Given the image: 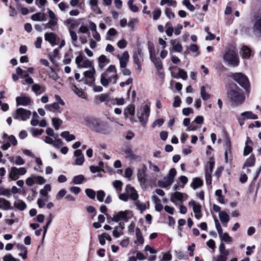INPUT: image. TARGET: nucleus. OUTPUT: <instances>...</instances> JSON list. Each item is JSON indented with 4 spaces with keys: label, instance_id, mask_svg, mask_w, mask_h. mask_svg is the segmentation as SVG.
I'll return each mask as SVG.
<instances>
[{
    "label": "nucleus",
    "instance_id": "f257e3e1",
    "mask_svg": "<svg viewBox=\"0 0 261 261\" xmlns=\"http://www.w3.org/2000/svg\"><path fill=\"white\" fill-rule=\"evenodd\" d=\"M227 95L232 106H240L245 101V97L242 90L233 82L228 84Z\"/></svg>",
    "mask_w": 261,
    "mask_h": 261
},
{
    "label": "nucleus",
    "instance_id": "f03ea898",
    "mask_svg": "<svg viewBox=\"0 0 261 261\" xmlns=\"http://www.w3.org/2000/svg\"><path fill=\"white\" fill-rule=\"evenodd\" d=\"M223 60L228 65L237 67L239 65L240 59L237 53L233 49H228L223 55Z\"/></svg>",
    "mask_w": 261,
    "mask_h": 261
},
{
    "label": "nucleus",
    "instance_id": "7ed1b4c3",
    "mask_svg": "<svg viewBox=\"0 0 261 261\" xmlns=\"http://www.w3.org/2000/svg\"><path fill=\"white\" fill-rule=\"evenodd\" d=\"M231 77L242 88L247 91L250 87V84L248 77L242 72L232 73Z\"/></svg>",
    "mask_w": 261,
    "mask_h": 261
},
{
    "label": "nucleus",
    "instance_id": "20e7f679",
    "mask_svg": "<svg viewBox=\"0 0 261 261\" xmlns=\"http://www.w3.org/2000/svg\"><path fill=\"white\" fill-rule=\"evenodd\" d=\"M31 115V112L22 108H19L16 109L15 113L12 114L14 119H20L22 121H26L28 119Z\"/></svg>",
    "mask_w": 261,
    "mask_h": 261
},
{
    "label": "nucleus",
    "instance_id": "39448f33",
    "mask_svg": "<svg viewBox=\"0 0 261 261\" xmlns=\"http://www.w3.org/2000/svg\"><path fill=\"white\" fill-rule=\"evenodd\" d=\"M224 137L225 143L224 144L225 147V161L226 163H227L228 161L229 155L230 157H232V152H231V143L230 139L228 133L226 131L224 130Z\"/></svg>",
    "mask_w": 261,
    "mask_h": 261
},
{
    "label": "nucleus",
    "instance_id": "423d86ee",
    "mask_svg": "<svg viewBox=\"0 0 261 261\" xmlns=\"http://www.w3.org/2000/svg\"><path fill=\"white\" fill-rule=\"evenodd\" d=\"M97 124L94 132L102 134H108L110 133V128L107 122L102 121L99 119Z\"/></svg>",
    "mask_w": 261,
    "mask_h": 261
},
{
    "label": "nucleus",
    "instance_id": "0eeeda50",
    "mask_svg": "<svg viewBox=\"0 0 261 261\" xmlns=\"http://www.w3.org/2000/svg\"><path fill=\"white\" fill-rule=\"evenodd\" d=\"M108 76V74L107 72H104L101 74L100 77V83L102 86L104 87L108 86L109 84L113 80H114L113 82L114 84L117 83V81L118 79V76L117 74L109 77L108 79L107 78Z\"/></svg>",
    "mask_w": 261,
    "mask_h": 261
},
{
    "label": "nucleus",
    "instance_id": "6e6552de",
    "mask_svg": "<svg viewBox=\"0 0 261 261\" xmlns=\"http://www.w3.org/2000/svg\"><path fill=\"white\" fill-rule=\"evenodd\" d=\"M147 167L144 164L138 169L137 177L141 185L145 184L147 181Z\"/></svg>",
    "mask_w": 261,
    "mask_h": 261
},
{
    "label": "nucleus",
    "instance_id": "1a4fd4ad",
    "mask_svg": "<svg viewBox=\"0 0 261 261\" xmlns=\"http://www.w3.org/2000/svg\"><path fill=\"white\" fill-rule=\"evenodd\" d=\"M252 30L255 36H261V15L255 17Z\"/></svg>",
    "mask_w": 261,
    "mask_h": 261
},
{
    "label": "nucleus",
    "instance_id": "9d476101",
    "mask_svg": "<svg viewBox=\"0 0 261 261\" xmlns=\"http://www.w3.org/2000/svg\"><path fill=\"white\" fill-rule=\"evenodd\" d=\"M128 213L129 211H120L113 215L112 220L116 222L121 220L127 222L129 219L127 217Z\"/></svg>",
    "mask_w": 261,
    "mask_h": 261
},
{
    "label": "nucleus",
    "instance_id": "9b49d317",
    "mask_svg": "<svg viewBox=\"0 0 261 261\" xmlns=\"http://www.w3.org/2000/svg\"><path fill=\"white\" fill-rule=\"evenodd\" d=\"M99 119V118H96L94 117L87 116L85 118V121L86 125L92 130L94 131Z\"/></svg>",
    "mask_w": 261,
    "mask_h": 261
},
{
    "label": "nucleus",
    "instance_id": "f8f14e48",
    "mask_svg": "<svg viewBox=\"0 0 261 261\" xmlns=\"http://www.w3.org/2000/svg\"><path fill=\"white\" fill-rule=\"evenodd\" d=\"M95 74V70L94 68H92L90 70H87L84 72V75L86 78H88L92 80L91 82H88L87 80H86L85 83L89 85H92L94 83L95 77L94 74Z\"/></svg>",
    "mask_w": 261,
    "mask_h": 261
},
{
    "label": "nucleus",
    "instance_id": "ddd939ff",
    "mask_svg": "<svg viewBox=\"0 0 261 261\" xmlns=\"http://www.w3.org/2000/svg\"><path fill=\"white\" fill-rule=\"evenodd\" d=\"M117 57L119 59L120 67L121 68H125L127 66V63L129 59V54L128 51H124L122 57H121L119 55H117Z\"/></svg>",
    "mask_w": 261,
    "mask_h": 261
},
{
    "label": "nucleus",
    "instance_id": "4468645a",
    "mask_svg": "<svg viewBox=\"0 0 261 261\" xmlns=\"http://www.w3.org/2000/svg\"><path fill=\"white\" fill-rule=\"evenodd\" d=\"M74 154L76 156L75 164L76 165H83L85 161V159L82 150L81 149L75 150Z\"/></svg>",
    "mask_w": 261,
    "mask_h": 261
},
{
    "label": "nucleus",
    "instance_id": "2eb2a0df",
    "mask_svg": "<svg viewBox=\"0 0 261 261\" xmlns=\"http://www.w3.org/2000/svg\"><path fill=\"white\" fill-rule=\"evenodd\" d=\"M124 229V223L122 222L119 223V226L114 227L113 231V236L115 238H118L123 234V230Z\"/></svg>",
    "mask_w": 261,
    "mask_h": 261
},
{
    "label": "nucleus",
    "instance_id": "dca6fc26",
    "mask_svg": "<svg viewBox=\"0 0 261 261\" xmlns=\"http://www.w3.org/2000/svg\"><path fill=\"white\" fill-rule=\"evenodd\" d=\"M16 101L17 106H26L31 103V99L28 96H19L16 97Z\"/></svg>",
    "mask_w": 261,
    "mask_h": 261
},
{
    "label": "nucleus",
    "instance_id": "f3484780",
    "mask_svg": "<svg viewBox=\"0 0 261 261\" xmlns=\"http://www.w3.org/2000/svg\"><path fill=\"white\" fill-rule=\"evenodd\" d=\"M45 40L49 42L52 45H56L57 36L54 33H46L44 35Z\"/></svg>",
    "mask_w": 261,
    "mask_h": 261
},
{
    "label": "nucleus",
    "instance_id": "a211bd4d",
    "mask_svg": "<svg viewBox=\"0 0 261 261\" xmlns=\"http://www.w3.org/2000/svg\"><path fill=\"white\" fill-rule=\"evenodd\" d=\"M126 191L127 193L129 194V197L134 200H136L138 198V194L135 189L129 185H127L125 188Z\"/></svg>",
    "mask_w": 261,
    "mask_h": 261
},
{
    "label": "nucleus",
    "instance_id": "6ab92c4d",
    "mask_svg": "<svg viewBox=\"0 0 261 261\" xmlns=\"http://www.w3.org/2000/svg\"><path fill=\"white\" fill-rule=\"evenodd\" d=\"M177 173L176 170L175 168H171L167 175V177H164L166 180H167V184L168 185H171L174 181L175 176H176Z\"/></svg>",
    "mask_w": 261,
    "mask_h": 261
},
{
    "label": "nucleus",
    "instance_id": "aec40b11",
    "mask_svg": "<svg viewBox=\"0 0 261 261\" xmlns=\"http://www.w3.org/2000/svg\"><path fill=\"white\" fill-rule=\"evenodd\" d=\"M215 164V159L213 156L210 158V161L207 162L205 168V172L207 171L210 174H212L214 168Z\"/></svg>",
    "mask_w": 261,
    "mask_h": 261
},
{
    "label": "nucleus",
    "instance_id": "412c9836",
    "mask_svg": "<svg viewBox=\"0 0 261 261\" xmlns=\"http://www.w3.org/2000/svg\"><path fill=\"white\" fill-rule=\"evenodd\" d=\"M178 74H176L173 72H171V74L172 77L175 79L181 78L183 80H186L188 77L187 72L183 69L178 68Z\"/></svg>",
    "mask_w": 261,
    "mask_h": 261
},
{
    "label": "nucleus",
    "instance_id": "4be33fe9",
    "mask_svg": "<svg viewBox=\"0 0 261 261\" xmlns=\"http://www.w3.org/2000/svg\"><path fill=\"white\" fill-rule=\"evenodd\" d=\"M0 208L5 210H13L14 207L11 205L10 202L4 198H0Z\"/></svg>",
    "mask_w": 261,
    "mask_h": 261
},
{
    "label": "nucleus",
    "instance_id": "5701e85b",
    "mask_svg": "<svg viewBox=\"0 0 261 261\" xmlns=\"http://www.w3.org/2000/svg\"><path fill=\"white\" fill-rule=\"evenodd\" d=\"M124 153L126 154V157L129 158L130 160H136L140 159L139 155L134 154L132 149L129 147H127L124 150Z\"/></svg>",
    "mask_w": 261,
    "mask_h": 261
},
{
    "label": "nucleus",
    "instance_id": "b1692460",
    "mask_svg": "<svg viewBox=\"0 0 261 261\" xmlns=\"http://www.w3.org/2000/svg\"><path fill=\"white\" fill-rule=\"evenodd\" d=\"M251 50L246 46H243L241 49V55L243 59H249L251 56Z\"/></svg>",
    "mask_w": 261,
    "mask_h": 261
},
{
    "label": "nucleus",
    "instance_id": "393cba45",
    "mask_svg": "<svg viewBox=\"0 0 261 261\" xmlns=\"http://www.w3.org/2000/svg\"><path fill=\"white\" fill-rule=\"evenodd\" d=\"M31 19L34 21H45L46 15L44 13L38 12L31 16Z\"/></svg>",
    "mask_w": 261,
    "mask_h": 261
},
{
    "label": "nucleus",
    "instance_id": "a878e982",
    "mask_svg": "<svg viewBox=\"0 0 261 261\" xmlns=\"http://www.w3.org/2000/svg\"><path fill=\"white\" fill-rule=\"evenodd\" d=\"M183 196V193L180 192L176 191L172 194L170 200L174 203H175L176 201H182Z\"/></svg>",
    "mask_w": 261,
    "mask_h": 261
},
{
    "label": "nucleus",
    "instance_id": "bb28decb",
    "mask_svg": "<svg viewBox=\"0 0 261 261\" xmlns=\"http://www.w3.org/2000/svg\"><path fill=\"white\" fill-rule=\"evenodd\" d=\"M219 217L223 226H226L229 220L228 215L225 212L221 211L219 213Z\"/></svg>",
    "mask_w": 261,
    "mask_h": 261
},
{
    "label": "nucleus",
    "instance_id": "cd10ccee",
    "mask_svg": "<svg viewBox=\"0 0 261 261\" xmlns=\"http://www.w3.org/2000/svg\"><path fill=\"white\" fill-rule=\"evenodd\" d=\"M203 184V180L199 177L194 178L191 184V187L194 190L202 186Z\"/></svg>",
    "mask_w": 261,
    "mask_h": 261
},
{
    "label": "nucleus",
    "instance_id": "c85d7f7f",
    "mask_svg": "<svg viewBox=\"0 0 261 261\" xmlns=\"http://www.w3.org/2000/svg\"><path fill=\"white\" fill-rule=\"evenodd\" d=\"M150 60L154 63L158 70H160L163 68L162 62L159 58H156L155 56L153 57V58H150Z\"/></svg>",
    "mask_w": 261,
    "mask_h": 261
},
{
    "label": "nucleus",
    "instance_id": "c756f323",
    "mask_svg": "<svg viewBox=\"0 0 261 261\" xmlns=\"http://www.w3.org/2000/svg\"><path fill=\"white\" fill-rule=\"evenodd\" d=\"M255 162V158L254 155L251 154L250 157L247 159L246 161L244 164L243 168L244 169L245 167H252L253 166Z\"/></svg>",
    "mask_w": 261,
    "mask_h": 261
},
{
    "label": "nucleus",
    "instance_id": "7c9ffc66",
    "mask_svg": "<svg viewBox=\"0 0 261 261\" xmlns=\"http://www.w3.org/2000/svg\"><path fill=\"white\" fill-rule=\"evenodd\" d=\"M190 206H192L194 213H200L201 212V206L199 204H196L194 200H191L189 202Z\"/></svg>",
    "mask_w": 261,
    "mask_h": 261
},
{
    "label": "nucleus",
    "instance_id": "2f4dec72",
    "mask_svg": "<svg viewBox=\"0 0 261 261\" xmlns=\"http://www.w3.org/2000/svg\"><path fill=\"white\" fill-rule=\"evenodd\" d=\"M15 207L19 211H24L27 208L26 203L22 200H18L14 203Z\"/></svg>",
    "mask_w": 261,
    "mask_h": 261
},
{
    "label": "nucleus",
    "instance_id": "473e14b6",
    "mask_svg": "<svg viewBox=\"0 0 261 261\" xmlns=\"http://www.w3.org/2000/svg\"><path fill=\"white\" fill-rule=\"evenodd\" d=\"M252 144V141L250 140L249 137H247V140L246 141V144L244 149V155L245 156L248 155L252 151V147L251 146L248 145V143Z\"/></svg>",
    "mask_w": 261,
    "mask_h": 261
},
{
    "label": "nucleus",
    "instance_id": "72a5a7b5",
    "mask_svg": "<svg viewBox=\"0 0 261 261\" xmlns=\"http://www.w3.org/2000/svg\"><path fill=\"white\" fill-rule=\"evenodd\" d=\"M18 168L15 167L11 168V172L9 174V177L13 180H15L18 178L19 173Z\"/></svg>",
    "mask_w": 261,
    "mask_h": 261
},
{
    "label": "nucleus",
    "instance_id": "f704fd0d",
    "mask_svg": "<svg viewBox=\"0 0 261 261\" xmlns=\"http://www.w3.org/2000/svg\"><path fill=\"white\" fill-rule=\"evenodd\" d=\"M241 116H244L245 118L247 119H257L258 118V116L251 111L244 112L241 114Z\"/></svg>",
    "mask_w": 261,
    "mask_h": 261
},
{
    "label": "nucleus",
    "instance_id": "c9c22d12",
    "mask_svg": "<svg viewBox=\"0 0 261 261\" xmlns=\"http://www.w3.org/2000/svg\"><path fill=\"white\" fill-rule=\"evenodd\" d=\"M98 62L99 67L100 68H102L105 66V64L106 62H109V60L107 59L106 56L103 55H100L98 58Z\"/></svg>",
    "mask_w": 261,
    "mask_h": 261
},
{
    "label": "nucleus",
    "instance_id": "e433bc0d",
    "mask_svg": "<svg viewBox=\"0 0 261 261\" xmlns=\"http://www.w3.org/2000/svg\"><path fill=\"white\" fill-rule=\"evenodd\" d=\"M148 50L149 53L150 58H153L155 56V51L153 43L151 41H148L147 43Z\"/></svg>",
    "mask_w": 261,
    "mask_h": 261
},
{
    "label": "nucleus",
    "instance_id": "4c0bfd02",
    "mask_svg": "<svg viewBox=\"0 0 261 261\" xmlns=\"http://www.w3.org/2000/svg\"><path fill=\"white\" fill-rule=\"evenodd\" d=\"M135 107L134 105H129L124 111V115L127 117V115H134L135 114Z\"/></svg>",
    "mask_w": 261,
    "mask_h": 261
},
{
    "label": "nucleus",
    "instance_id": "58836bf2",
    "mask_svg": "<svg viewBox=\"0 0 261 261\" xmlns=\"http://www.w3.org/2000/svg\"><path fill=\"white\" fill-rule=\"evenodd\" d=\"M16 74L13 73L12 74V79L13 81H16L18 80V75L21 76L22 77L23 74L24 72V71H23L20 67H17L16 69Z\"/></svg>",
    "mask_w": 261,
    "mask_h": 261
},
{
    "label": "nucleus",
    "instance_id": "ea45409f",
    "mask_svg": "<svg viewBox=\"0 0 261 261\" xmlns=\"http://www.w3.org/2000/svg\"><path fill=\"white\" fill-rule=\"evenodd\" d=\"M45 108L47 111H52V109H54L55 110H59L60 109V106L58 102H55L52 104L46 105L45 106Z\"/></svg>",
    "mask_w": 261,
    "mask_h": 261
},
{
    "label": "nucleus",
    "instance_id": "a19ab883",
    "mask_svg": "<svg viewBox=\"0 0 261 261\" xmlns=\"http://www.w3.org/2000/svg\"><path fill=\"white\" fill-rule=\"evenodd\" d=\"M85 180L84 176L82 174H80L74 176L73 178V182L76 185L81 184L84 180Z\"/></svg>",
    "mask_w": 261,
    "mask_h": 261
},
{
    "label": "nucleus",
    "instance_id": "79ce46f5",
    "mask_svg": "<svg viewBox=\"0 0 261 261\" xmlns=\"http://www.w3.org/2000/svg\"><path fill=\"white\" fill-rule=\"evenodd\" d=\"M136 235L137 241L139 244H142L144 243V238L143 237L141 230L138 227L136 228Z\"/></svg>",
    "mask_w": 261,
    "mask_h": 261
},
{
    "label": "nucleus",
    "instance_id": "37998d69",
    "mask_svg": "<svg viewBox=\"0 0 261 261\" xmlns=\"http://www.w3.org/2000/svg\"><path fill=\"white\" fill-rule=\"evenodd\" d=\"M73 87L74 88L73 89L74 92L80 97L82 98H86V96L85 94V93L83 91L82 89L78 88L75 85L73 86Z\"/></svg>",
    "mask_w": 261,
    "mask_h": 261
},
{
    "label": "nucleus",
    "instance_id": "c03bdc74",
    "mask_svg": "<svg viewBox=\"0 0 261 261\" xmlns=\"http://www.w3.org/2000/svg\"><path fill=\"white\" fill-rule=\"evenodd\" d=\"M200 94L204 100H206L211 97V95L206 93L205 87L203 86L201 87Z\"/></svg>",
    "mask_w": 261,
    "mask_h": 261
},
{
    "label": "nucleus",
    "instance_id": "a18cd8bd",
    "mask_svg": "<svg viewBox=\"0 0 261 261\" xmlns=\"http://www.w3.org/2000/svg\"><path fill=\"white\" fill-rule=\"evenodd\" d=\"M71 49H70V52H67L65 54L64 59H63V63L64 64H69L70 63L71 61Z\"/></svg>",
    "mask_w": 261,
    "mask_h": 261
},
{
    "label": "nucleus",
    "instance_id": "49530a36",
    "mask_svg": "<svg viewBox=\"0 0 261 261\" xmlns=\"http://www.w3.org/2000/svg\"><path fill=\"white\" fill-rule=\"evenodd\" d=\"M53 125L56 130L59 129L60 125L62 123V121L57 118H53L52 119Z\"/></svg>",
    "mask_w": 261,
    "mask_h": 261
},
{
    "label": "nucleus",
    "instance_id": "de8ad7c7",
    "mask_svg": "<svg viewBox=\"0 0 261 261\" xmlns=\"http://www.w3.org/2000/svg\"><path fill=\"white\" fill-rule=\"evenodd\" d=\"M229 252H224L220 253V254L218 255L216 259V261H226Z\"/></svg>",
    "mask_w": 261,
    "mask_h": 261
},
{
    "label": "nucleus",
    "instance_id": "09e8293b",
    "mask_svg": "<svg viewBox=\"0 0 261 261\" xmlns=\"http://www.w3.org/2000/svg\"><path fill=\"white\" fill-rule=\"evenodd\" d=\"M90 68L92 69V68H94L93 65V62L90 61L88 59H86L84 61L82 65H81L80 68Z\"/></svg>",
    "mask_w": 261,
    "mask_h": 261
},
{
    "label": "nucleus",
    "instance_id": "8fccbe9b",
    "mask_svg": "<svg viewBox=\"0 0 261 261\" xmlns=\"http://www.w3.org/2000/svg\"><path fill=\"white\" fill-rule=\"evenodd\" d=\"M214 220H215L216 228L217 230V231H218L220 237H221L223 234V230L221 227V226L220 223L219 222V221L217 219V218H215Z\"/></svg>",
    "mask_w": 261,
    "mask_h": 261
},
{
    "label": "nucleus",
    "instance_id": "3c124183",
    "mask_svg": "<svg viewBox=\"0 0 261 261\" xmlns=\"http://www.w3.org/2000/svg\"><path fill=\"white\" fill-rule=\"evenodd\" d=\"M52 220H53V217H52V215L51 214H50L49 215V218L48 219L46 224L45 225V226L43 227V229H44V231H43V238H44L47 231V229H48V228L49 227V226L50 225V224H51V222H52Z\"/></svg>",
    "mask_w": 261,
    "mask_h": 261
},
{
    "label": "nucleus",
    "instance_id": "603ef678",
    "mask_svg": "<svg viewBox=\"0 0 261 261\" xmlns=\"http://www.w3.org/2000/svg\"><path fill=\"white\" fill-rule=\"evenodd\" d=\"M148 118V117H146L144 113H141V116L139 117V121L143 126L145 127L146 125Z\"/></svg>",
    "mask_w": 261,
    "mask_h": 261
},
{
    "label": "nucleus",
    "instance_id": "864d4df0",
    "mask_svg": "<svg viewBox=\"0 0 261 261\" xmlns=\"http://www.w3.org/2000/svg\"><path fill=\"white\" fill-rule=\"evenodd\" d=\"M85 193L87 196L89 197L90 199H93L95 198L96 193L93 190L91 189H86L85 190Z\"/></svg>",
    "mask_w": 261,
    "mask_h": 261
},
{
    "label": "nucleus",
    "instance_id": "5fc2aeb1",
    "mask_svg": "<svg viewBox=\"0 0 261 261\" xmlns=\"http://www.w3.org/2000/svg\"><path fill=\"white\" fill-rule=\"evenodd\" d=\"M11 195V191L9 189H5L4 187L0 188V195L6 196L9 197Z\"/></svg>",
    "mask_w": 261,
    "mask_h": 261
},
{
    "label": "nucleus",
    "instance_id": "6e6d98bb",
    "mask_svg": "<svg viewBox=\"0 0 261 261\" xmlns=\"http://www.w3.org/2000/svg\"><path fill=\"white\" fill-rule=\"evenodd\" d=\"M22 77L24 78L25 82L29 84H32L34 83L33 79L30 76L29 74L26 71H24Z\"/></svg>",
    "mask_w": 261,
    "mask_h": 261
},
{
    "label": "nucleus",
    "instance_id": "4d7b16f0",
    "mask_svg": "<svg viewBox=\"0 0 261 261\" xmlns=\"http://www.w3.org/2000/svg\"><path fill=\"white\" fill-rule=\"evenodd\" d=\"M182 4L191 11H194L195 10V7L190 3L189 0H184L182 1Z\"/></svg>",
    "mask_w": 261,
    "mask_h": 261
},
{
    "label": "nucleus",
    "instance_id": "13d9d810",
    "mask_svg": "<svg viewBox=\"0 0 261 261\" xmlns=\"http://www.w3.org/2000/svg\"><path fill=\"white\" fill-rule=\"evenodd\" d=\"M35 184L42 185L45 182V179L41 176H34Z\"/></svg>",
    "mask_w": 261,
    "mask_h": 261
},
{
    "label": "nucleus",
    "instance_id": "bf43d9fd",
    "mask_svg": "<svg viewBox=\"0 0 261 261\" xmlns=\"http://www.w3.org/2000/svg\"><path fill=\"white\" fill-rule=\"evenodd\" d=\"M105 195H106V194L103 191L99 190V191H97V200L100 202L103 201Z\"/></svg>",
    "mask_w": 261,
    "mask_h": 261
},
{
    "label": "nucleus",
    "instance_id": "052dcab7",
    "mask_svg": "<svg viewBox=\"0 0 261 261\" xmlns=\"http://www.w3.org/2000/svg\"><path fill=\"white\" fill-rule=\"evenodd\" d=\"M162 11L160 9H155L152 12L153 19L154 20L158 19L161 15Z\"/></svg>",
    "mask_w": 261,
    "mask_h": 261
},
{
    "label": "nucleus",
    "instance_id": "680f3d73",
    "mask_svg": "<svg viewBox=\"0 0 261 261\" xmlns=\"http://www.w3.org/2000/svg\"><path fill=\"white\" fill-rule=\"evenodd\" d=\"M164 123V120L163 118L158 119L155 121H154L152 124V127L154 128L156 126V125L161 126Z\"/></svg>",
    "mask_w": 261,
    "mask_h": 261
},
{
    "label": "nucleus",
    "instance_id": "e2e57ef3",
    "mask_svg": "<svg viewBox=\"0 0 261 261\" xmlns=\"http://www.w3.org/2000/svg\"><path fill=\"white\" fill-rule=\"evenodd\" d=\"M181 103V99L178 96H176L174 97V102L173 103V107L174 108L179 107Z\"/></svg>",
    "mask_w": 261,
    "mask_h": 261
},
{
    "label": "nucleus",
    "instance_id": "0e129e2a",
    "mask_svg": "<svg viewBox=\"0 0 261 261\" xmlns=\"http://www.w3.org/2000/svg\"><path fill=\"white\" fill-rule=\"evenodd\" d=\"M58 19H50L48 22V25L50 26V29L54 31V27L57 24Z\"/></svg>",
    "mask_w": 261,
    "mask_h": 261
},
{
    "label": "nucleus",
    "instance_id": "69168bd1",
    "mask_svg": "<svg viewBox=\"0 0 261 261\" xmlns=\"http://www.w3.org/2000/svg\"><path fill=\"white\" fill-rule=\"evenodd\" d=\"M113 186L118 191L122 189V182L120 180H116L113 182Z\"/></svg>",
    "mask_w": 261,
    "mask_h": 261
},
{
    "label": "nucleus",
    "instance_id": "338daca9",
    "mask_svg": "<svg viewBox=\"0 0 261 261\" xmlns=\"http://www.w3.org/2000/svg\"><path fill=\"white\" fill-rule=\"evenodd\" d=\"M135 205L137 206L138 209L140 210L141 212H143L146 209V204L144 203H140L138 201L135 202Z\"/></svg>",
    "mask_w": 261,
    "mask_h": 261
},
{
    "label": "nucleus",
    "instance_id": "774afa93",
    "mask_svg": "<svg viewBox=\"0 0 261 261\" xmlns=\"http://www.w3.org/2000/svg\"><path fill=\"white\" fill-rule=\"evenodd\" d=\"M4 261H19V259H16L11 254L6 255L4 258Z\"/></svg>",
    "mask_w": 261,
    "mask_h": 261
}]
</instances>
